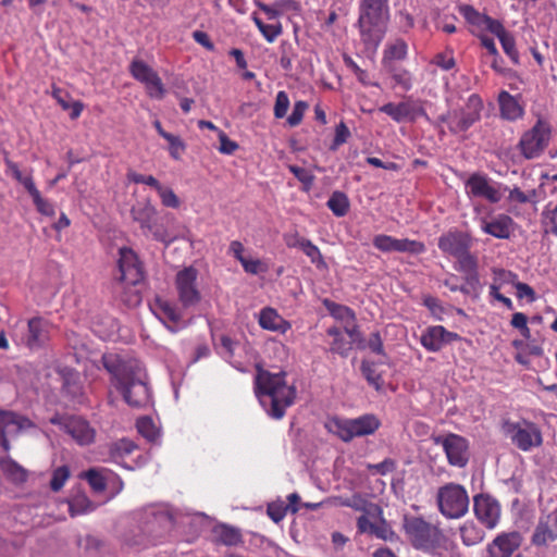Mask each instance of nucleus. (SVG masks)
I'll return each instance as SVG.
<instances>
[{"label":"nucleus","instance_id":"37998d69","mask_svg":"<svg viewBox=\"0 0 557 557\" xmlns=\"http://www.w3.org/2000/svg\"><path fill=\"white\" fill-rule=\"evenodd\" d=\"M456 263L454 265V269L461 273H469L473 272L475 269H478V259L474 255L470 252V249L467 250L461 256H458L455 258Z\"/></svg>","mask_w":557,"mask_h":557},{"label":"nucleus","instance_id":"a878e982","mask_svg":"<svg viewBox=\"0 0 557 557\" xmlns=\"http://www.w3.org/2000/svg\"><path fill=\"white\" fill-rule=\"evenodd\" d=\"M437 246L444 255L456 258L471 248V238L460 231L448 232L440 236Z\"/></svg>","mask_w":557,"mask_h":557},{"label":"nucleus","instance_id":"4d7b16f0","mask_svg":"<svg viewBox=\"0 0 557 557\" xmlns=\"http://www.w3.org/2000/svg\"><path fill=\"white\" fill-rule=\"evenodd\" d=\"M295 51L293 46L287 42L283 41L281 44V58H280V65L285 71H290L293 67V60L295 58Z\"/></svg>","mask_w":557,"mask_h":557},{"label":"nucleus","instance_id":"c9c22d12","mask_svg":"<svg viewBox=\"0 0 557 557\" xmlns=\"http://www.w3.org/2000/svg\"><path fill=\"white\" fill-rule=\"evenodd\" d=\"M460 537L466 546H473L481 543L484 539V532L472 522L463 523L460 529Z\"/></svg>","mask_w":557,"mask_h":557},{"label":"nucleus","instance_id":"a19ab883","mask_svg":"<svg viewBox=\"0 0 557 557\" xmlns=\"http://www.w3.org/2000/svg\"><path fill=\"white\" fill-rule=\"evenodd\" d=\"M459 12L469 24L485 29V25L490 18L488 15L480 13L473 7L468 4L461 5Z\"/></svg>","mask_w":557,"mask_h":557},{"label":"nucleus","instance_id":"bf43d9fd","mask_svg":"<svg viewBox=\"0 0 557 557\" xmlns=\"http://www.w3.org/2000/svg\"><path fill=\"white\" fill-rule=\"evenodd\" d=\"M307 109H308V103L306 101H302V100L296 101L292 113L287 117L288 125L292 127L299 125L302 121L304 114Z\"/></svg>","mask_w":557,"mask_h":557},{"label":"nucleus","instance_id":"f8f14e48","mask_svg":"<svg viewBox=\"0 0 557 557\" xmlns=\"http://www.w3.org/2000/svg\"><path fill=\"white\" fill-rule=\"evenodd\" d=\"M465 185L469 197L484 198L491 203L499 202L508 190L506 185L494 182L481 173L470 175Z\"/></svg>","mask_w":557,"mask_h":557},{"label":"nucleus","instance_id":"6e6d98bb","mask_svg":"<svg viewBox=\"0 0 557 557\" xmlns=\"http://www.w3.org/2000/svg\"><path fill=\"white\" fill-rule=\"evenodd\" d=\"M350 136V131L344 122H341L335 127V136L330 146L332 151H336L343 144H345Z\"/></svg>","mask_w":557,"mask_h":557},{"label":"nucleus","instance_id":"bb28decb","mask_svg":"<svg viewBox=\"0 0 557 557\" xmlns=\"http://www.w3.org/2000/svg\"><path fill=\"white\" fill-rule=\"evenodd\" d=\"M522 537L519 532L498 534L487 546L488 557H511L521 545Z\"/></svg>","mask_w":557,"mask_h":557},{"label":"nucleus","instance_id":"3c124183","mask_svg":"<svg viewBox=\"0 0 557 557\" xmlns=\"http://www.w3.org/2000/svg\"><path fill=\"white\" fill-rule=\"evenodd\" d=\"M157 193L161 199V203L166 208L177 209L181 206V200L170 187L160 184Z\"/></svg>","mask_w":557,"mask_h":557},{"label":"nucleus","instance_id":"dca6fc26","mask_svg":"<svg viewBox=\"0 0 557 557\" xmlns=\"http://www.w3.org/2000/svg\"><path fill=\"white\" fill-rule=\"evenodd\" d=\"M132 76L143 83L148 95L154 99H162L165 95L164 85L158 73L146 62L135 59L129 65Z\"/></svg>","mask_w":557,"mask_h":557},{"label":"nucleus","instance_id":"f704fd0d","mask_svg":"<svg viewBox=\"0 0 557 557\" xmlns=\"http://www.w3.org/2000/svg\"><path fill=\"white\" fill-rule=\"evenodd\" d=\"M557 540V531L553 530L547 522L540 521L533 535L532 544L535 546H546Z\"/></svg>","mask_w":557,"mask_h":557},{"label":"nucleus","instance_id":"c03bdc74","mask_svg":"<svg viewBox=\"0 0 557 557\" xmlns=\"http://www.w3.org/2000/svg\"><path fill=\"white\" fill-rule=\"evenodd\" d=\"M8 171L11 173V175L20 183L22 184L25 189L28 191V194L33 190L32 188H36V185L33 181L32 175L24 174L18 165L14 163L13 161L7 160L5 161Z\"/></svg>","mask_w":557,"mask_h":557},{"label":"nucleus","instance_id":"f03ea898","mask_svg":"<svg viewBox=\"0 0 557 557\" xmlns=\"http://www.w3.org/2000/svg\"><path fill=\"white\" fill-rule=\"evenodd\" d=\"M137 529L124 535L127 546L143 550L156 546L172 530L175 518L172 507L166 503H152L132 512Z\"/></svg>","mask_w":557,"mask_h":557},{"label":"nucleus","instance_id":"603ef678","mask_svg":"<svg viewBox=\"0 0 557 557\" xmlns=\"http://www.w3.org/2000/svg\"><path fill=\"white\" fill-rule=\"evenodd\" d=\"M288 170L304 185V189L306 191L311 189L314 182V175L310 171L293 164L288 165Z\"/></svg>","mask_w":557,"mask_h":557},{"label":"nucleus","instance_id":"58836bf2","mask_svg":"<svg viewBox=\"0 0 557 557\" xmlns=\"http://www.w3.org/2000/svg\"><path fill=\"white\" fill-rule=\"evenodd\" d=\"M92 510L94 505L85 494L78 493L69 500V511L72 517L84 515Z\"/></svg>","mask_w":557,"mask_h":557},{"label":"nucleus","instance_id":"79ce46f5","mask_svg":"<svg viewBox=\"0 0 557 557\" xmlns=\"http://www.w3.org/2000/svg\"><path fill=\"white\" fill-rule=\"evenodd\" d=\"M324 304L327 310L330 311L331 315L334 317L336 320H341L347 323L355 322V312L349 307L329 300H325Z\"/></svg>","mask_w":557,"mask_h":557},{"label":"nucleus","instance_id":"6e6552de","mask_svg":"<svg viewBox=\"0 0 557 557\" xmlns=\"http://www.w3.org/2000/svg\"><path fill=\"white\" fill-rule=\"evenodd\" d=\"M438 511L447 519L462 518L469 509L467 490L458 483H446L436 493Z\"/></svg>","mask_w":557,"mask_h":557},{"label":"nucleus","instance_id":"7ed1b4c3","mask_svg":"<svg viewBox=\"0 0 557 557\" xmlns=\"http://www.w3.org/2000/svg\"><path fill=\"white\" fill-rule=\"evenodd\" d=\"M256 395L260 405L269 417L280 420L285 411L290 407L296 398V388L287 385L285 373H270L259 371L256 376Z\"/></svg>","mask_w":557,"mask_h":557},{"label":"nucleus","instance_id":"052dcab7","mask_svg":"<svg viewBox=\"0 0 557 557\" xmlns=\"http://www.w3.org/2000/svg\"><path fill=\"white\" fill-rule=\"evenodd\" d=\"M289 108V98L288 95L281 90L276 94L275 104H274V116L276 119H282L286 115L287 110Z\"/></svg>","mask_w":557,"mask_h":557},{"label":"nucleus","instance_id":"de8ad7c7","mask_svg":"<svg viewBox=\"0 0 557 557\" xmlns=\"http://www.w3.org/2000/svg\"><path fill=\"white\" fill-rule=\"evenodd\" d=\"M71 471L67 466H61L55 468L52 471L51 480H50V488L53 492H59L65 484V482L70 479Z\"/></svg>","mask_w":557,"mask_h":557},{"label":"nucleus","instance_id":"39448f33","mask_svg":"<svg viewBox=\"0 0 557 557\" xmlns=\"http://www.w3.org/2000/svg\"><path fill=\"white\" fill-rule=\"evenodd\" d=\"M389 20V7L359 1L357 27L367 48L376 49L382 42Z\"/></svg>","mask_w":557,"mask_h":557},{"label":"nucleus","instance_id":"4c0bfd02","mask_svg":"<svg viewBox=\"0 0 557 557\" xmlns=\"http://www.w3.org/2000/svg\"><path fill=\"white\" fill-rule=\"evenodd\" d=\"M136 447L137 446L133 441L128 438H121L110 444L109 454L112 460L119 462L120 459L131 455Z\"/></svg>","mask_w":557,"mask_h":557},{"label":"nucleus","instance_id":"f257e3e1","mask_svg":"<svg viewBox=\"0 0 557 557\" xmlns=\"http://www.w3.org/2000/svg\"><path fill=\"white\" fill-rule=\"evenodd\" d=\"M103 366L112 375V384L133 408L152 405V394L143 363L136 359L122 360L117 356H103Z\"/></svg>","mask_w":557,"mask_h":557},{"label":"nucleus","instance_id":"13d9d810","mask_svg":"<svg viewBox=\"0 0 557 557\" xmlns=\"http://www.w3.org/2000/svg\"><path fill=\"white\" fill-rule=\"evenodd\" d=\"M345 333L349 337V342H352V346L356 345L358 349H366V339L363 338L358 325L355 322H349L345 326Z\"/></svg>","mask_w":557,"mask_h":557},{"label":"nucleus","instance_id":"49530a36","mask_svg":"<svg viewBox=\"0 0 557 557\" xmlns=\"http://www.w3.org/2000/svg\"><path fill=\"white\" fill-rule=\"evenodd\" d=\"M33 190L29 193L33 198V202L37 209V211L46 216H53L55 214L54 206L48 200L41 197L40 191L36 188H32Z\"/></svg>","mask_w":557,"mask_h":557},{"label":"nucleus","instance_id":"20e7f679","mask_svg":"<svg viewBox=\"0 0 557 557\" xmlns=\"http://www.w3.org/2000/svg\"><path fill=\"white\" fill-rule=\"evenodd\" d=\"M403 530L414 549L434 557H443L444 553H449L455 547L454 542L438 524L432 523L421 516H404Z\"/></svg>","mask_w":557,"mask_h":557},{"label":"nucleus","instance_id":"a211bd4d","mask_svg":"<svg viewBox=\"0 0 557 557\" xmlns=\"http://www.w3.org/2000/svg\"><path fill=\"white\" fill-rule=\"evenodd\" d=\"M119 252V280L126 285H137L145 277L141 262L131 248L123 247Z\"/></svg>","mask_w":557,"mask_h":557},{"label":"nucleus","instance_id":"2eb2a0df","mask_svg":"<svg viewBox=\"0 0 557 557\" xmlns=\"http://www.w3.org/2000/svg\"><path fill=\"white\" fill-rule=\"evenodd\" d=\"M198 271L194 267H187L178 271L175 277V287L178 300L184 308L196 306L201 295L197 287Z\"/></svg>","mask_w":557,"mask_h":557},{"label":"nucleus","instance_id":"9b49d317","mask_svg":"<svg viewBox=\"0 0 557 557\" xmlns=\"http://www.w3.org/2000/svg\"><path fill=\"white\" fill-rule=\"evenodd\" d=\"M435 445L441 446L450 466L465 468L470 459L469 441L455 433L433 436Z\"/></svg>","mask_w":557,"mask_h":557},{"label":"nucleus","instance_id":"e2e57ef3","mask_svg":"<svg viewBox=\"0 0 557 557\" xmlns=\"http://www.w3.org/2000/svg\"><path fill=\"white\" fill-rule=\"evenodd\" d=\"M218 137L220 141L219 151L221 153L230 156L238 149V144L230 139L223 131H219Z\"/></svg>","mask_w":557,"mask_h":557},{"label":"nucleus","instance_id":"c756f323","mask_svg":"<svg viewBox=\"0 0 557 557\" xmlns=\"http://www.w3.org/2000/svg\"><path fill=\"white\" fill-rule=\"evenodd\" d=\"M218 354L238 371H245L244 363L236 359L237 350L240 348L238 342L226 335H222L216 344Z\"/></svg>","mask_w":557,"mask_h":557},{"label":"nucleus","instance_id":"412c9836","mask_svg":"<svg viewBox=\"0 0 557 557\" xmlns=\"http://www.w3.org/2000/svg\"><path fill=\"white\" fill-rule=\"evenodd\" d=\"M373 246L382 252H410L419 255L425 251L423 243L408 238H395L389 235H376L373 238Z\"/></svg>","mask_w":557,"mask_h":557},{"label":"nucleus","instance_id":"338daca9","mask_svg":"<svg viewBox=\"0 0 557 557\" xmlns=\"http://www.w3.org/2000/svg\"><path fill=\"white\" fill-rule=\"evenodd\" d=\"M283 32L282 24L275 22L272 24H264L260 33L269 41L273 42Z\"/></svg>","mask_w":557,"mask_h":557},{"label":"nucleus","instance_id":"4be33fe9","mask_svg":"<svg viewBox=\"0 0 557 557\" xmlns=\"http://www.w3.org/2000/svg\"><path fill=\"white\" fill-rule=\"evenodd\" d=\"M475 517L487 528L494 529L500 517L499 503L490 495L480 494L473 498Z\"/></svg>","mask_w":557,"mask_h":557},{"label":"nucleus","instance_id":"0e129e2a","mask_svg":"<svg viewBox=\"0 0 557 557\" xmlns=\"http://www.w3.org/2000/svg\"><path fill=\"white\" fill-rule=\"evenodd\" d=\"M510 323L515 329L520 330L523 337L529 338L531 336V331L528 327V318L524 313H522V312L513 313Z\"/></svg>","mask_w":557,"mask_h":557},{"label":"nucleus","instance_id":"9d476101","mask_svg":"<svg viewBox=\"0 0 557 557\" xmlns=\"http://www.w3.org/2000/svg\"><path fill=\"white\" fill-rule=\"evenodd\" d=\"M552 137V125L539 119L531 129L527 131L519 141L521 153L527 159L537 158L548 146Z\"/></svg>","mask_w":557,"mask_h":557},{"label":"nucleus","instance_id":"cd10ccee","mask_svg":"<svg viewBox=\"0 0 557 557\" xmlns=\"http://www.w3.org/2000/svg\"><path fill=\"white\" fill-rule=\"evenodd\" d=\"M497 102L499 107V115L506 121H517L524 114V108L520 104L517 97L510 95L506 90L498 94Z\"/></svg>","mask_w":557,"mask_h":557},{"label":"nucleus","instance_id":"7c9ffc66","mask_svg":"<svg viewBox=\"0 0 557 557\" xmlns=\"http://www.w3.org/2000/svg\"><path fill=\"white\" fill-rule=\"evenodd\" d=\"M408 55V46L404 39H395L388 42L384 49L382 64L384 67L396 65L395 61H403Z\"/></svg>","mask_w":557,"mask_h":557},{"label":"nucleus","instance_id":"ea45409f","mask_svg":"<svg viewBox=\"0 0 557 557\" xmlns=\"http://www.w3.org/2000/svg\"><path fill=\"white\" fill-rule=\"evenodd\" d=\"M137 431L147 441L154 443L160 437V431L153 420L149 417H141L136 423Z\"/></svg>","mask_w":557,"mask_h":557},{"label":"nucleus","instance_id":"aec40b11","mask_svg":"<svg viewBox=\"0 0 557 557\" xmlns=\"http://www.w3.org/2000/svg\"><path fill=\"white\" fill-rule=\"evenodd\" d=\"M26 417L13 411L0 410V445L5 451L10 450L7 435H17L20 432L34 428Z\"/></svg>","mask_w":557,"mask_h":557},{"label":"nucleus","instance_id":"6ab92c4d","mask_svg":"<svg viewBox=\"0 0 557 557\" xmlns=\"http://www.w3.org/2000/svg\"><path fill=\"white\" fill-rule=\"evenodd\" d=\"M150 309L172 333H176L186 326V323L183 320L182 310L177 308L175 304L166 299L157 297L150 305Z\"/></svg>","mask_w":557,"mask_h":557},{"label":"nucleus","instance_id":"774afa93","mask_svg":"<svg viewBox=\"0 0 557 557\" xmlns=\"http://www.w3.org/2000/svg\"><path fill=\"white\" fill-rule=\"evenodd\" d=\"M289 506H284L283 504H270L267 512L271 520L277 523L285 518Z\"/></svg>","mask_w":557,"mask_h":557},{"label":"nucleus","instance_id":"0eeeda50","mask_svg":"<svg viewBox=\"0 0 557 557\" xmlns=\"http://www.w3.org/2000/svg\"><path fill=\"white\" fill-rule=\"evenodd\" d=\"M483 110V100L478 94H471L461 109L448 111L438 119L446 123L448 129L454 135L466 133L481 119Z\"/></svg>","mask_w":557,"mask_h":557},{"label":"nucleus","instance_id":"72a5a7b5","mask_svg":"<svg viewBox=\"0 0 557 557\" xmlns=\"http://www.w3.org/2000/svg\"><path fill=\"white\" fill-rule=\"evenodd\" d=\"M0 469L4 475L14 483H22L26 481V471L10 457L0 460Z\"/></svg>","mask_w":557,"mask_h":557},{"label":"nucleus","instance_id":"5fc2aeb1","mask_svg":"<svg viewBox=\"0 0 557 557\" xmlns=\"http://www.w3.org/2000/svg\"><path fill=\"white\" fill-rule=\"evenodd\" d=\"M165 140L169 143V152L174 160H180L182 153L186 149L185 143L176 135L169 134L165 136Z\"/></svg>","mask_w":557,"mask_h":557},{"label":"nucleus","instance_id":"423d86ee","mask_svg":"<svg viewBox=\"0 0 557 557\" xmlns=\"http://www.w3.org/2000/svg\"><path fill=\"white\" fill-rule=\"evenodd\" d=\"M324 426L329 433L348 443L356 437L374 434L380 429L381 421L373 413H366L352 419L335 416L329 418Z\"/></svg>","mask_w":557,"mask_h":557},{"label":"nucleus","instance_id":"e433bc0d","mask_svg":"<svg viewBox=\"0 0 557 557\" xmlns=\"http://www.w3.org/2000/svg\"><path fill=\"white\" fill-rule=\"evenodd\" d=\"M326 206L334 215L342 218L347 214L350 205L347 195L336 190L329 198Z\"/></svg>","mask_w":557,"mask_h":557},{"label":"nucleus","instance_id":"b1692460","mask_svg":"<svg viewBox=\"0 0 557 557\" xmlns=\"http://www.w3.org/2000/svg\"><path fill=\"white\" fill-rule=\"evenodd\" d=\"M459 335L454 332L447 331L442 325H433L426 327L420 337V343L428 351L437 352L445 345L457 341Z\"/></svg>","mask_w":557,"mask_h":557},{"label":"nucleus","instance_id":"393cba45","mask_svg":"<svg viewBox=\"0 0 557 557\" xmlns=\"http://www.w3.org/2000/svg\"><path fill=\"white\" fill-rule=\"evenodd\" d=\"M28 332L25 337V344L30 349L44 347L51 337L53 325L41 317H34L28 320Z\"/></svg>","mask_w":557,"mask_h":557},{"label":"nucleus","instance_id":"ddd939ff","mask_svg":"<svg viewBox=\"0 0 557 557\" xmlns=\"http://www.w3.org/2000/svg\"><path fill=\"white\" fill-rule=\"evenodd\" d=\"M50 423L59 425L81 446L89 445L95 441L96 430L82 417L55 414L50 418Z\"/></svg>","mask_w":557,"mask_h":557},{"label":"nucleus","instance_id":"2f4dec72","mask_svg":"<svg viewBox=\"0 0 557 557\" xmlns=\"http://www.w3.org/2000/svg\"><path fill=\"white\" fill-rule=\"evenodd\" d=\"M391 75L394 87H399L403 91H409L413 86V75L403 66L388 65L385 67Z\"/></svg>","mask_w":557,"mask_h":557},{"label":"nucleus","instance_id":"09e8293b","mask_svg":"<svg viewBox=\"0 0 557 557\" xmlns=\"http://www.w3.org/2000/svg\"><path fill=\"white\" fill-rule=\"evenodd\" d=\"M360 369L362 375L366 377L369 384L374 386L375 389H380L383 384V380L381 374L376 372L374 363L369 361H362Z\"/></svg>","mask_w":557,"mask_h":557},{"label":"nucleus","instance_id":"1a4fd4ad","mask_svg":"<svg viewBox=\"0 0 557 557\" xmlns=\"http://www.w3.org/2000/svg\"><path fill=\"white\" fill-rule=\"evenodd\" d=\"M131 213L133 220L139 224L145 236H151L152 239L165 244H170L175 239V236L169 232L165 224L158 220L157 210L151 203L146 202L135 206L132 208Z\"/></svg>","mask_w":557,"mask_h":557},{"label":"nucleus","instance_id":"a18cd8bd","mask_svg":"<svg viewBox=\"0 0 557 557\" xmlns=\"http://www.w3.org/2000/svg\"><path fill=\"white\" fill-rule=\"evenodd\" d=\"M542 222L545 233H552L557 236V205L548 203L542 212Z\"/></svg>","mask_w":557,"mask_h":557},{"label":"nucleus","instance_id":"69168bd1","mask_svg":"<svg viewBox=\"0 0 557 557\" xmlns=\"http://www.w3.org/2000/svg\"><path fill=\"white\" fill-rule=\"evenodd\" d=\"M240 264L244 268L245 272L249 274L256 275L267 271L265 264L259 259L245 258L244 260H242Z\"/></svg>","mask_w":557,"mask_h":557},{"label":"nucleus","instance_id":"473e14b6","mask_svg":"<svg viewBox=\"0 0 557 557\" xmlns=\"http://www.w3.org/2000/svg\"><path fill=\"white\" fill-rule=\"evenodd\" d=\"M85 478L87 480V482L89 483V485L91 486V488L97 492V493H100V492H103L107 486L110 484V480H111V471H109L108 469H100V470H97V469H89L86 473H85Z\"/></svg>","mask_w":557,"mask_h":557},{"label":"nucleus","instance_id":"680f3d73","mask_svg":"<svg viewBox=\"0 0 557 557\" xmlns=\"http://www.w3.org/2000/svg\"><path fill=\"white\" fill-rule=\"evenodd\" d=\"M352 347V342L346 339L344 334H342L337 339H333L331 351L338 354L342 357H347Z\"/></svg>","mask_w":557,"mask_h":557},{"label":"nucleus","instance_id":"5701e85b","mask_svg":"<svg viewBox=\"0 0 557 557\" xmlns=\"http://www.w3.org/2000/svg\"><path fill=\"white\" fill-rule=\"evenodd\" d=\"M379 110L397 123L414 121L419 116L428 117L425 110L410 100L399 103L387 102L380 107Z\"/></svg>","mask_w":557,"mask_h":557},{"label":"nucleus","instance_id":"864d4df0","mask_svg":"<svg viewBox=\"0 0 557 557\" xmlns=\"http://www.w3.org/2000/svg\"><path fill=\"white\" fill-rule=\"evenodd\" d=\"M502 48L504 52L510 58V60L515 63H519V52L516 48V41L513 36L508 33L505 36H502L499 39Z\"/></svg>","mask_w":557,"mask_h":557},{"label":"nucleus","instance_id":"8fccbe9b","mask_svg":"<svg viewBox=\"0 0 557 557\" xmlns=\"http://www.w3.org/2000/svg\"><path fill=\"white\" fill-rule=\"evenodd\" d=\"M218 539L222 544L233 546L240 542L242 536L235 528L223 525L218 530Z\"/></svg>","mask_w":557,"mask_h":557},{"label":"nucleus","instance_id":"4468645a","mask_svg":"<svg viewBox=\"0 0 557 557\" xmlns=\"http://www.w3.org/2000/svg\"><path fill=\"white\" fill-rule=\"evenodd\" d=\"M506 432L512 444L522 451L540 447L543 443L540 428L528 420L507 424Z\"/></svg>","mask_w":557,"mask_h":557},{"label":"nucleus","instance_id":"c85d7f7f","mask_svg":"<svg viewBox=\"0 0 557 557\" xmlns=\"http://www.w3.org/2000/svg\"><path fill=\"white\" fill-rule=\"evenodd\" d=\"M259 324L263 330L286 333L290 329V323L281 317L273 308H263L259 314Z\"/></svg>","mask_w":557,"mask_h":557},{"label":"nucleus","instance_id":"f3484780","mask_svg":"<svg viewBox=\"0 0 557 557\" xmlns=\"http://www.w3.org/2000/svg\"><path fill=\"white\" fill-rule=\"evenodd\" d=\"M482 233L497 239H509L516 230V222L506 213L478 218Z\"/></svg>","mask_w":557,"mask_h":557}]
</instances>
